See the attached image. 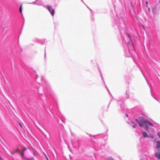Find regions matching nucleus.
<instances>
[{
	"mask_svg": "<svg viewBox=\"0 0 160 160\" xmlns=\"http://www.w3.org/2000/svg\"><path fill=\"white\" fill-rule=\"evenodd\" d=\"M44 154L45 155V156L46 157V155L44 153Z\"/></svg>",
	"mask_w": 160,
	"mask_h": 160,
	"instance_id": "18",
	"label": "nucleus"
},
{
	"mask_svg": "<svg viewBox=\"0 0 160 160\" xmlns=\"http://www.w3.org/2000/svg\"><path fill=\"white\" fill-rule=\"evenodd\" d=\"M155 157L158 159L160 160V153L156 152L155 154Z\"/></svg>",
	"mask_w": 160,
	"mask_h": 160,
	"instance_id": "6",
	"label": "nucleus"
},
{
	"mask_svg": "<svg viewBox=\"0 0 160 160\" xmlns=\"http://www.w3.org/2000/svg\"><path fill=\"white\" fill-rule=\"evenodd\" d=\"M158 136L159 137V138H160V132H158Z\"/></svg>",
	"mask_w": 160,
	"mask_h": 160,
	"instance_id": "13",
	"label": "nucleus"
},
{
	"mask_svg": "<svg viewBox=\"0 0 160 160\" xmlns=\"http://www.w3.org/2000/svg\"><path fill=\"white\" fill-rule=\"evenodd\" d=\"M20 152V149L18 148L15 151L12 152L11 154L13 155L15 153L18 152Z\"/></svg>",
	"mask_w": 160,
	"mask_h": 160,
	"instance_id": "8",
	"label": "nucleus"
},
{
	"mask_svg": "<svg viewBox=\"0 0 160 160\" xmlns=\"http://www.w3.org/2000/svg\"><path fill=\"white\" fill-rule=\"evenodd\" d=\"M148 11H149V12H150V8H148Z\"/></svg>",
	"mask_w": 160,
	"mask_h": 160,
	"instance_id": "17",
	"label": "nucleus"
},
{
	"mask_svg": "<svg viewBox=\"0 0 160 160\" xmlns=\"http://www.w3.org/2000/svg\"><path fill=\"white\" fill-rule=\"evenodd\" d=\"M150 137L152 138H154V136L152 135H150Z\"/></svg>",
	"mask_w": 160,
	"mask_h": 160,
	"instance_id": "12",
	"label": "nucleus"
},
{
	"mask_svg": "<svg viewBox=\"0 0 160 160\" xmlns=\"http://www.w3.org/2000/svg\"><path fill=\"white\" fill-rule=\"evenodd\" d=\"M47 7L48 9V10L50 12L52 16H53L54 14V10L49 5H47Z\"/></svg>",
	"mask_w": 160,
	"mask_h": 160,
	"instance_id": "3",
	"label": "nucleus"
},
{
	"mask_svg": "<svg viewBox=\"0 0 160 160\" xmlns=\"http://www.w3.org/2000/svg\"><path fill=\"white\" fill-rule=\"evenodd\" d=\"M127 35L128 36V38L129 39V41L128 42H127L128 43H132V40L130 36V35L128 34H127Z\"/></svg>",
	"mask_w": 160,
	"mask_h": 160,
	"instance_id": "5",
	"label": "nucleus"
},
{
	"mask_svg": "<svg viewBox=\"0 0 160 160\" xmlns=\"http://www.w3.org/2000/svg\"><path fill=\"white\" fill-rule=\"evenodd\" d=\"M129 124L131 126H132L133 128H135V124H133L132 122L129 123Z\"/></svg>",
	"mask_w": 160,
	"mask_h": 160,
	"instance_id": "9",
	"label": "nucleus"
},
{
	"mask_svg": "<svg viewBox=\"0 0 160 160\" xmlns=\"http://www.w3.org/2000/svg\"><path fill=\"white\" fill-rule=\"evenodd\" d=\"M21 149L20 150V154L22 158L24 157V152L26 150L27 148L22 146H20Z\"/></svg>",
	"mask_w": 160,
	"mask_h": 160,
	"instance_id": "2",
	"label": "nucleus"
},
{
	"mask_svg": "<svg viewBox=\"0 0 160 160\" xmlns=\"http://www.w3.org/2000/svg\"><path fill=\"white\" fill-rule=\"evenodd\" d=\"M46 159H47V160H49L48 159V158H47V156H46Z\"/></svg>",
	"mask_w": 160,
	"mask_h": 160,
	"instance_id": "16",
	"label": "nucleus"
},
{
	"mask_svg": "<svg viewBox=\"0 0 160 160\" xmlns=\"http://www.w3.org/2000/svg\"><path fill=\"white\" fill-rule=\"evenodd\" d=\"M135 120L138 123L140 127H143L147 131H148V125L149 124L152 127L154 126L152 123L150 122L147 119H142L139 120L137 119H135Z\"/></svg>",
	"mask_w": 160,
	"mask_h": 160,
	"instance_id": "1",
	"label": "nucleus"
},
{
	"mask_svg": "<svg viewBox=\"0 0 160 160\" xmlns=\"http://www.w3.org/2000/svg\"><path fill=\"white\" fill-rule=\"evenodd\" d=\"M22 4L21 5L20 7L19 8V11L21 13H22Z\"/></svg>",
	"mask_w": 160,
	"mask_h": 160,
	"instance_id": "10",
	"label": "nucleus"
},
{
	"mask_svg": "<svg viewBox=\"0 0 160 160\" xmlns=\"http://www.w3.org/2000/svg\"><path fill=\"white\" fill-rule=\"evenodd\" d=\"M19 124L20 126V127H21L22 128V125L21 124V123H19Z\"/></svg>",
	"mask_w": 160,
	"mask_h": 160,
	"instance_id": "14",
	"label": "nucleus"
},
{
	"mask_svg": "<svg viewBox=\"0 0 160 160\" xmlns=\"http://www.w3.org/2000/svg\"><path fill=\"white\" fill-rule=\"evenodd\" d=\"M2 158L0 157V160H1Z\"/></svg>",
	"mask_w": 160,
	"mask_h": 160,
	"instance_id": "20",
	"label": "nucleus"
},
{
	"mask_svg": "<svg viewBox=\"0 0 160 160\" xmlns=\"http://www.w3.org/2000/svg\"><path fill=\"white\" fill-rule=\"evenodd\" d=\"M126 117H128V115L127 114H126Z\"/></svg>",
	"mask_w": 160,
	"mask_h": 160,
	"instance_id": "15",
	"label": "nucleus"
},
{
	"mask_svg": "<svg viewBox=\"0 0 160 160\" xmlns=\"http://www.w3.org/2000/svg\"><path fill=\"white\" fill-rule=\"evenodd\" d=\"M146 4H148V2H146Z\"/></svg>",
	"mask_w": 160,
	"mask_h": 160,
	"instance_id": "21",
	"label": "nucleus"
},
{
	"mask_svg": "<svg viewBox=\"0 0 160 160\" xmlns=\"http://www.w3.org/2000/svg\"><path fill=\"white\" fill-rule=\"evenodd\" d=\"M44 154L45 155V156L46 157V155L44 153Z\"/></svg>",
	"mask_w": 160,
	"mask_h": 160,
	"instance_id": "19",
	"label": "nucleus"
},
{
	"mask_svg": "<svg viewBox=\"0 0 160 160\" xmlns=\"http://www.w3.org/2000/svg\"><path fill=\"white\" fill-rule=\"evenodd\" d=\"M142 134L144 137L148 138L149 137V136L145 131L143 132Z\"/></svg>",
	"mask_w": 160,
	"mask_h": 160,
	"instance_id": "7",
	"label": "nucleus"
},
{
	"mask_svg": "<svg viewBox=\"0 0 160 160\" xmlns=\"http://www.w3.org/2000/svg\"><path fill=\"white\" fill-rule=\"evenodd\" d=\"M108 160H114L113 158L111 157H109L108 158Z\"/></svg>",
	"mask_w": 160,
	"mask_h": 160,
	"instance_id": "11",
	"label": "nucleus"
},
{
	"mask_svg": "<svg viewBox=\"0 0 160 160\" xmlns=\"http://www.w3.org/2000/svg\"><path fill=\"white\" fill-rule=\"evenodd\" d=\"M156 148L157 149V151L160 153V142L159 141L157 142Z\"/></svg>",
	"mask_w": 160,
	"mask_h": 160,
	"instance_id": "4",
	"label": "nucleus"
}]
</instances>
